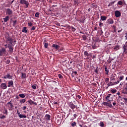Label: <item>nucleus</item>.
Segmentation results:
<instances>
[{
    "instance_id": "obj_1",
    "label": "nucleus",
    "mask_w": 127,
    "mask_h": 127,
    "mask_svg": "<svg viewBox=\"0 0 127 127\" xmlns=\"http://www.w3.org/2000/svg\"><path fill=\"white\" fill-rule=\"evenodd\" d=\"M5 39L7 44H6L4 46L5 47V48H8L9 51H10L11 53H12L13 51V47L12 45V38L9 37H5Z\"/></svg>"
},
{
    "instance_id": "obj_2",
    "label": "nucleus",
    "mask_w": 127,
    "mask_h": 127,
    "mask_svg": "<svg viewBox=\"0 0 127 127\" xmlns=\"http://www.w3.org/2000/svg\"><path fill=\"white\" fill-rule=\"evenodd\" d=\"M7 54L6 53V50L3 48L0 49V56H6Z\"/></svg>"
},
{
    "instance_id": "obj_3",
    "label": "nucleus",
    "mask_w": 127,
    "mask_h": 127,
    "mask_svg": "<svg viewBox=\"0 0 127 127\" xmlns=\"http://www.w3.org/2000/svg\"><path fill=\"white\" fill-rule=\"evenodd\" d=\"M20 3L21 4H25L26 7H28V6L29 5V2H28V1H26V0H20Z\"/></svg>"
},
{
    "instance_id": "obj_4",
    "label": "nucleus",
    "mask_w": 127,
    "mask_h": 127,
    "mask_svg": "<svg viewBox=\"0 0 127 127\" xmlns=\"http://www.w3.org/2000/svg\"><path fill=\"white\" fill-rule=\"evenodd\" d=\"M7 107L9 109V111H12L13 109V105L11 103V101H10L7 103Z\"/></svg>"
},
{
    "instance_id": "obj_5",
    "label": "nucleus",
    "mask_w": 127,
    "mask_h": 127,
    "mask_svg": "<svg viewBox=\"0 0 127 127\" xmlns=\"http://www.w3.org/2000/svg\"><path fill=\"white\" fill-rule=\"evenodd\" d=\"M103 105L104 106H107V107H109V108H112L113 105H112V102L111 101L105 102L103 103Z\"/></svg>"
},
{
    "instance_id": "obj_6",
    "label": "nucleus",
    "mask_w": 127,
    "mask_h": 127,
    "mask_svg": "<svg viewBox=\"0 0 127 127\" xmlns=\"http://www.w3.org/2000/svg\"><path fill=\"white\" fill-rule=\"evenodd\" d=\"M6 14L7 15L12 16V10H10V8H7L6 11Z\"/></svg>"
},
{
    "instance_id": "obj_7",
    "label": "nucleus",
    "mask_w": 127,
    "mask_h": 127,
    "mask_svg": "<svg viewBox=\"0 0 127 127\" xmlns=\"http://www.w3.org/2000/svg\"><path fill=\"white\" fill-rule=\"evenodd\" d=\"M115 14L116 17H120V16H121V15H122V13L119 10L115 11Z\"/></svg>"
},
{
    "instance_id": "obj_8",
    "label": "nucleus",
    "mask_w": 127,
    "mask_h": 127,
    "mask_svg": "<svg viewBox=\"0 0 127 127\" xmlns=\"http://www.w3.org/2000/svg\"><path fill=\"white\" fill-rule=\"evenodd\" d=\"M111 86H115V82L109 81L108 83H107V87H106V89H108L109 87H111Z\"/></svg>"
},
{
    "instance_id": "obj_9",
    "label": "nucleus",
    "mask_w": 127,
    "mask_h": 127,
    "mask_svg": "<svg viewBox=\"0 0 127 127\" xmlns=\"http://www.w3.org/2000/svg\"><path fill=\"white\" fill-rule=\"evenodd\" d=\"M52 47H53L54 49H56V50H58L59 48H60V46L55 44H53L52 45Z\"/></svg>"
},
{
    "instance_id": "obj_10",
    "label": "nucleus",
    "mask_w": 127,
    "mask_h": 127,
    "mask_svg": "<svg viewBox=\"0 0 127 127\" xmlns=\"http://www.w3.org/2000/svg\"><path fill=\"white\" fill-rule=\"evenodd\" d=\"M124 53L125 54L127 53V41L126 42V45L123 47Z\"/></svg>"
},
{
    "instance_id": "obj_11",
    "label": "nucleus",
    "mask_w": 127,
    "mask_h": 127,
    "mask_svg": "<svg viewBox=\"0 0 127 127\" xmlns=\"http://www.w3.org/2000/svg\"><path fill=\"white\" fill-rule=\"evenodd\" d=\"M0 87L2 89H3V90H4L6 89V88H7V86H6V84L4 83H1L0 85Z\"/></svg>"
},
{
    "instance_id": "obj_12",
    "label": "nucleus",
    "mask_w": 127,
    "mask_h": 127,
    "mask_svg": "<svg viewBox=\"0 0 127 127\" xmlns=\"http://www.w3.org/2000/svg\"><path fill=\"white\" fill-rule=\"evenodd\" d=\"M8 87H13V81L10 80L8 81Z\"/></svg>"
},
{
    "instance_id": "obj_13",
    "label": "nucleus",
    "mask_w": 127,
    "mask_h": 127,
    "mask_svg": "<svg viewBox=\"0 0 127 127\" xmlns=\"http://www.w3.org/2000/svg\"><path fill=\"white\" fill-rule=\"evenodd\" d=\"M69 107H70V108H71V109L72 110H74V109H75V108H76V106H75V105H74V104H73L72 103H69Z\"/></svg>"
},
{
    "instance_id": "obj_14",
    "label": "nucleus",
    "mask_w": 127,
    "mask_h": 127,
    "mask_svg": "<svg viewBox=\"0 0 127 127\" xmlns=\"http://www.w3.org/2000/svg\"><path fill=\"white\" fill-rule=\"evenodd\" d=\"M111 95H112V94H108V95L106 96V101H107V102H111V100H110V98L111 97Z\"/></svg>"
},
{
    "instance_id": "obj_15",
    "label": "nucleus",
    "mask_w": 127,
    "mask_h": 127,
    "mask_svg": "<svg viewBox=\"0 0 127 127\" xmlns=\"http://www.w3.org/2000/svg\"><path fill=\"white\" fill-rule=\"evenodd\" d=\"M28 31V30L27 29V28L26 27H23V29L22 30V32H24V33H27Z\"/></svg>"
},
{
    "instance_id": "obj_16",
    "label": "nucleus",
    "mask_w": 127,
    "mask_h": 127,
    "mask_svg": "<svg viewBox=\"0 0 127 127\" xmlns=\"http://www.w3.org/2000/svg\"><path fill=\"white\" fill-rule=\"evenodd\" d=\"M26 78V74L25 73L21 72V78L22 80Z\"/></svg>"
},
{
    "instance_id": "obj_17",
    "label": "nucleus",
    "mask_w": 127,
    "mask_h": 127,
    "mask_svg": "<svg viewBox=\"0 0 127 127\" xmlns=\"http://www.w3.org/2000/svg\"><path fill=\"white\" fill-rule=\"evenodd\" d=\"M107 22L109 23V24H113L114 23V20L109 19L108 20Z\"/></svg>"
},
{
    "instance_id": "obj_18",
    "label": "nucleus",
    "mask_w": 127,
    "mask_h": 127,
    "mask_svg": "<svg viewBox=\"0 0 127 127\" xmlns=\"http://www.w3.org/2000/svg\"><path fill=\"white\" fill-rule=\"evenodd\" d=\"M4 22H7V21H8L9 20V16H7L5 18H3Z\"/></svg>"
},
{
    "instance_id": "obj_19",
    "label": "nucleus",
    "mask_w": 127,
    "mask_h": 127,
    "mask_svg": "<svg viewBox=\"0 0 127 127\" xmlns=\"http://www.w3.org/2000/svg\"><path fill=\"white\" fill-rule=\"evenodd\" d=\"M45 118L46 120H47V121H50V118H51L50 115L46 114L45 116Z\"/></svg>"
},
{
    "instance_id": "obj_20",
    "label": "nucleus",
    "mask_w": 127,
    "mask_h": 127,
    "mask_svg": "<svg viewBox=\"0 0 127 127\" xmlns=\"http://www.w3.org/2000/svg\"><path fill=\"white\" fill-rule=\"evenodd\" d=\"M19 118H20V119H26V115H22V114H20V115H19Z\"/></svg>"
},
{
    "instance_id": "obj_21",
    "label": "nucleus",
    "mask_w": 127,
    "mask_h": 127,
    "mask_svg": "<svg viewBox=\"0 0 127 127\" xmlns=\"http://www.w3.org/2000/svg\"><path fill=\"white\" fill-rule=\"evenodd\" d=\"M3 114L4 115H7V114H8V112H7V109H6L5 108H4V110L3 111Z\"/></svg>"
},
{
    "instance_id": "obj_22",
    "label": "nucleus",
    "mask_w": 127,
    "mask_h": 127,
    "mask_svg": "<svg viewBox=\"0 0 127 127\" xmlns=\"http://www.w3.org/2000/svg\"><path fill=\"white\" fill-rule=\"evenodd\" d=\"M4 79H7V78L8 79H10V78H11V76H10V74H8L6 75L5 76H4Z\"/></svg>"
},
{
    "instance_id": "obj_23",
    "label": "nucleus",
    "mask_w": 127,
    "mask_h": 127,
    "mask_svg": "<svg viewBox=\"0 0 127 127\" xmlns=\"http://www.w3.org/2000/svg\"><path fill=\"white\" fill-rule=\"evenodd\" d=\"M114 50H115L116 51H117V50H119L120 49V46L117 45V46H115L114 48Z\"/></svg>"
},
{
    "instance_id": "obj_24",
    "label": "nucleus",
    "mask_w": 127,
    "mask_h": 127,
    "mask_svg": "<svg viewBox=\"0 0 127 127\" xmlns=\"http://www.w3.org/2000/svg\"><path fill=\"white\" fill-rule=\"evenodd\" d=\"M107 20V17L105 16H101V20L104 21Z\"/></svg>"
},
{
    "instance_id": "obj_25",
    "label": "nucleus",
    "mask_w": 127,
    "mask_h": 127,
    "mask_svg": "<svg viewBox=\"0 0 127 127\" xmlns=\"http://www.w3.org/2000/svg\"><path fill=\"white\" fill-rule=\"evenodd\" d=\"M99 126L101 127H105V124H104V122H101L99 124Z\"/></svg>"
},
{
    "instance_id": "obj_26",
    "label": "nucleus",
    "mask_w": 127,
    "mask_h": 127,
    "mask_svg": "<svg viewBox=\"0 0 127 127\" xmlns=\"http://www.w3.org/2000/svg\"><path fill=\"white\" fill-rule=\"evenodd\" d=\"M71 126L72 127H75L76 126H77V123H76V122H73L71 124Z\"/></svg>"
},
{
    "instance_id": "obj_27",
    "label": "nucleus",
    "mask_w": 127,
    "mask_h": 127,
    "mask_svg": "<svg viewBox=\"0 0 127 127\" xmlns=\"http://www.w3.org/2000/svg\"><path fill=\"white\" fill-rule=\"evenodd\" d=\"M19 97H20V98H25V95H24V94H19Z\"/></svg>"
},
{
    "instance_id": "obj_28",
    "label": "nucleus",
    "mask_w": 127,
    "mask_h": 127,
    "mask_svg": "<svg viewBox=\"0 0 127 127\" xmlns=\"http://www.w3.org/2000/svg\"><path fill=\"white\" fill-rule=\"evenodd\" d=\"M105 81L107 84H108L110 81V78H106L105 79Z\"/></svg>"
},
{
    "instance_id": "obj_29",
    "label": "nucleus",
    "mask_w": 127,
    "mask_h": 127,
    "mask_svg": "<svg viewBox=\"0 0 127 127\" xmlns=\"http://www.w3.org/2000/svg\"><path fill=\"white\" fill-rule=\"evenodd\" d=\"M34 102L33 101L30 100H29L28 101V102L30 104V105H33V103H34Z\"/></svg>"
},
{
    "instance_id": "obj_30",
    "label": "nucleus",
    "mask_w": 127,
    "mask_h": 127,
    "mask_svg": "<svg viewBox=\"0 0 127 127\" xmlns=\"http://www.w3.org/2000/svg\"><path fill=\"white\" fill-rule=\"evenodd\" d=\"M124 78H125V76L122 75L120 77L119 80L120 81H122V80H124Z\"/></svg>"
},
{
    "instance_id": "obj_31",
    "label": "nucleus",
    "mask_w": 127,
    "mask_h": 127,
    "mask_svg": "<svg viewBox=\"0 0 127 127\" xmlns=\"http://www.w3.org/2000/svg\"><path fill=\"white\" fill-rule=\"evenodd\" d=\"M111 93L115 94V93H117V90L116 89H111Z\"/></svg>"
},
{
    "instance_id": "obj_32",
    "label": "nucleus",
    "mask_w": 127,
    "mask_h": 127,
    "mask_svg": "<svg viewBox=\"0 0 127 127\" xmlns=\"http://www.w3.org/2000/svg\"><path fill=\"white\" fill-rule=\"evenodd\" d=\"M105 71L106 72V75H108L109 74V70H108V68L106 67L105 68Z\"/></svg>"
},
{
    "instance_id": "obj_33",
    "label": "nucleus",
    "mask_w": 127,
    "mask_h": 127,
    "mask_svg": "<svg viewBox=\"0 0 127 127\" xmlns=\"http://www.w3.org/2000/svg\"><path fill=\"white\" fill-rule=\"evenodd\" d=\"M124 94H127V86H126L124 90Z\"/></svg>"
},
{
    "instance_id": "obj_34",
    "label": "nucleus",
    "mask_w": 127,
    "mask_h": 127,
    "mask_svg": "<svg viewBox=\"0 0 127 127\" xmlns=\"http://www.w3.org/2000/svg\"><path fill=\"white\" fill-rule=\"evenodd\" d=\"M92 6L93 8H96V7H97V5H96V3H92Z\"/></svg>"
},
{
    "instance_id": "obj_35",
    "label": "nucleus",
    "mask_w": 127,
    "mask_h": 127,
    "mask_svg": "<svg viewBox=\"0 0 127 127\" xmlns=\"http://www.w3.org/2000/svg\"><path fill=\"white\" fill-rule=\"evenodd\" d=\"M44 47H45V48H48V43H44Z\"/></svg>"
},
{
    "instance_id": "obj_36",
    "label": "nucleus",
    "mask_w": 127,
    "mask_h": 127,
    "mask_svg": "<svg viewBox=\"0 0 127 127\" xmlns=\"http://www.w3.org/2000/svg\"><path fill=\"white\" fill-rule=\"evenodd\" d=\"M118 4H119V5H123V1H122L121 0L118 1Z\"/></svg>"
},
{
    "instance_id": "obj_37",
    "label": "nucleus",
    "mask_w": 127,
    "mask_h": 127,
    "mask_svg": "<svg viewBox=\"0 0 127 127\" xmlns=\"http://www.w3.org/2000/svg\"><path fill=\"white\" fill-rule=\"evenodd\" d=\"M39 14H40L39 12H36L35 13V17L38 18L39 17Z\"/></svg>"
},
{
    "instance_id": "obj_38",
    "label": "nucleus",
    "mask_w": 127,
    "mask_h": 127,
    "mask_svg": "<svg viewBox=\"0 0 127 127\" xmlns=\"http://www.w3.org/2000/svg\"><path fill=\"white\" fill-rule=\"evenodd\" d=\"M84 55L85 56H89V53L87 51L84 52Z\"/></svg>"
},
{
    "instance_id": "obj_39",
    "label": "nucleus",
    "mask_w": 127,
    "mask_h": 127,
    "mask_svg": "<svg viewBox=\"0 0 127 127\" xmlns=\"http://www.w3.org/2000/svg\"><path fill=\"white\" fill-rule=\"evenodd\" d=\"M26 100L25 99H22L20 101V103H24L25 102H26Z\"/></svg>"
},
{
    "instance_id": "obj_40",
    "label": "nucleus",
    "mask_w": 127,
    "mask_h": 127,
    "mask_svg": "<svg viewBox=\"0 0 127 127\" xmlns=\"http://www.w3.org/2000/svg\"><path fill=\"white\" fill-rule=\"evenodd\" d=\"M28 26L31 27V26H32V25H33V24L31 22H29L28 23Z\"/></svg>"
},
{
    "instance_id": "obj_41",
    "label": "nucleus",
    "mask_w": 127,
    "mask_h": 127,
    "mask_svg": "<svg viewBox=\"0 0 127 127\" xmlns=\"http://www.w3.org/2000/svg\"><path fill=\"white\" fill-rule=\"evenodd\" d=\"M120 83V80H117V82H114V85H118Z\"/></svg>"
},
{
    "instance_id": "obj_42",
    "label": "nucleus",
    "mask_w": 127,
    "mask_h": 127,
    "mask_svg": "<svg viewBox=\"0 0 127 127\" xmlns=\"http://www.w3.org/2000/svg\"><path fill=\"white\" fill-rule=\"evenodd\" d=\"M5 116L4 115H2V116L0 117V119H5Z\"/></svg>"
},
{
    "instance_id": "obj_43",
    "label": "nucleus",
    "mask_w": 127,
    "mask_h": 127,
    "mask_svg": "<svg viewBox=\"0 0 127 127\" xmlns=\"http://www.w3.org/2000/svg\"><path fill=\"white\" fill-rule=\"evenodd\" d=\"M6 64H9V63H10V61L9 60H7L6 61Z\"/></svg>"
},
{
    "instance_id": "obj_44",
    "label": "nucleus",
    "mask_w": 127,
    "mask_h": 127,
    "mask_svg": "<svg viewBox=\"0 0 127 127\" xmlns=\"http://www.w3.org/2000/svg\"><path fill=\"white\" fill-rule=\"evenodd\" d=\"M32 88L34 89V90H35L36 89V86L35 85H32Z\"/></svg>"
},
{
    "instance_id": "obj_45",
    "label": "nucleus",
    "mask_w": 127,
    "mask_h": 127,
    "mask_svg": "<svg viewBox=\"0 0 127 127\" xmlns=\"http://www.w3.org/2000/svg\"><path fill=\"white\" fill-rule=\"evenodd\" d=\"M103 25H104V24H103V23H102V22H100V23H99V26H100V27H102V26H103Z\"/></svg>"
},
{
    "instance_id": "obj_46",
    "label": "nucleus",
    "mask_w": 127,
    "mask_h": 127,
    "mask_svg": "<svg viewBox=\"0 0 127 127\" xmlns=\"http://www.w3.org/2000/svg\"><path fill=\"white\" fill-rule=\"evenodd\" d=\"M35 29H36L35 26H33L32 27L31 30H35Z\"/></svg>"
},
{
    "instance_id": "obj_47",
    "label": "nucleus",
    "mask_w": 127,
    "mask_h": 127,
    "mask_svg": "<svg viewBox=\"0 0 127 127\" xmlns=\"http://www.w3.org/2000/svg\"><path fill=\"white\" fill-rule=\"evenodd\" d=\"M53 104H54V105H57V104H58V102H56V101H54V102H53Z\"/></svg>"
},
{
    "instance_id": "obj_48",
    "label": "nucleus",
    "mask_w": 127,
    "mask_h": 127,
    "mask_svg": "<svg viewBox=\"0 0 127 127\" xmlns=\"http://www.w3.org/2000/svg\"><path fill=\"white\" fill-rule=\"evenodd\" d=\"M58 77H59V78H62V75H61V74H58Z\"/></svg>"
},
{
    "instance_id": "obj_49",
    "label": "nucleus",
    "mask_w": 127,
    "mask_h": 127,
    "mask_svg": "<svg viewBox=\"0 0 127 127\" xmlns=\"http://www.w3.org/2000/svg\"><path fill=\"white\" fill-rule=\"evenodd\" d=\"M22 110H23V111H24L25 110H26V106H24V107L22 108Z\"/></svg>"
},
{
    "instance_id": "obj_50",
    "label": "nucleus",
    "mask_w": 127,
    "mask_h": 127,
    "mask_svg": "<svg viewBox=\"0 0 127 127\" xmlns=\"http://www.w3.org/2000/svg\"><path fill=\"white\" fill-rule=\"evenodd\" d=\"M17 115H18V117H19V115H20V112H19V111H18V110H17Z\"/></svg>"
},
{
    "instance_id": "obj_51",
    "label": "nucleus",
    "mask_w": 127,
    "mask_h": 127,
    "mask_svg": "<svg viewBox=\"0 0 127 127\" xmlns=\"http://www.w3.org/2000/svg\"><path fill=\"white\" fill-rule=\"evenodd\" d=\"M73 117H74V119H76V118H77V115L74 114Z\"/></svg>"
},
{
    "instance_id": "obj_52",
    "label": "nucleus",
    "mask_w": 127,
    "mask_h": 127,
    "mask_svg": "<svg viewBox=\"0 0 127 127\" xmlns=\"http://www.w3.org/2000/svg\"><path fill=\"white\" fill-rule=\"evenodd\" d=\"M123 100H125L126 102H127V98H123Z\"/></svg>"
},
{
    "instance_id": "obj_53",
    "label": "nucleus",
    "mask_w": 127,
    "mask_h": 127,
    "mask_svg": "<svg viewBox=\"0 0 127 127\" xmlns=\"http://www.w3.org/2000/svg\"><path fill=\"white\" fill-rule=\"evenodd\" d=\"M77 98H78V99H81V96H80V95H78Z\"/></svg>"
},
{
    "instance_id": "obj_54",
    "label": "nucleus",
    "mask_w": 127,
    "mask_h": 127,
    "mask_svg": "<svg viewBox=\"0 0 127 127\" xmlns=\"http://www.w3.org/2000/svg\"><path fill=\"white\" fill-rule=\"evenodd\" d=\"M116 80V78H113L112 79H111V81H115Z\"/></svg>"
},
{
    "instance_id": "obj_55",
    "label": "nucleus",
    "mask_w": 127,
    "mask_h": 127,
    "mask_svg": "<svg viewBox=\"0 0 127 127\" xmlns=\"http://www.w3.org/2000/svg\"><path fill=\"white\" fill-rule=\"evenodd\" d=\"M113 106H116V105H117V103L114 102V103H113Z\"/></svg>"
},
{
    "instance_id": "obj_56",
    "label": "nucleus",
    "mask_w": 127,
    "mask_h": 127,
    "mask_svg": "<svg viewBox=\"0 0 127 127\" xmlns=\"http://www.w3.org/2000/svg\"><path fill=\"white\" fill-rule=\"evenodd\" d=\"M77 21H79V22H83V21H82V20H78Z\"/></svg>"
},
{
    "instance_id": "obj_57",
    "label": "nucleus",
    "mask_w": 127,
    "mask_h": 127,
    "mask_svg": "<svg viewBox=\"0 0 127 127\" xmlns=\"http://www.w3.org/2000/svg\"><path fill=\"white\" fill-rule=\"evenodd\" d=\"M52 6V7H55V6H57V5H53Z\"/></svg>"
},
{
    "instance_id": "obj_58",
    "label": "nucleus",
    "mask_w": 127,
    "mask_h": 127,
    "mask_svg": "<svg viewBox=\"0 0 127 127\" xmlns=\"http://www.w3.org/2000/svg\"><path fill=\"white\" fill-rule=\"evenodd\" d=\"M13 1H14V0H13L10 3H9L10 4H11Z\"/></svg>"
},
{
    "instance_id": "obj_59",
    "label": "nucleus",
    "mask_w": 127,
    "mask_h": 127,
    "mask_svg": "<svg viewBox=\"0 0 127 127\" xmlns=\"http://www.w3.org/2000/svg\"><path fill=\"white\" fill-rule=\"evenodd\" d=\"M117 94L118 95V96H120V95H121V93L120 92H118Z\"/></svg>"
},
{
    "instance_id": "obj_60",
    "label": "nucleus",
    "mask_w": 127,
    "mask_h": 127,
    "mask_svg": "<svg viewBox=\"0 0 127 127\" xmlns=\"http://www.w3.org/2000/svg\"><path fill=\"white\" fill-rule=\"evenodd\" d=\"M111 4H114V3H115V1L111 2Z\"/></svg>"
},
{
    "instance_id": "obj_61",
    "label": "nucleus",
    "mask_w": 127,
    "mask_h": 127,
    "mask_svg": "<svg viewBox=\"0 0 127 127\" xmlns=\"http://www.w3.org/2000/svg\"><path fill=\"white\" fill-rule=\"evenodd\" d=\"M34 105H36V106H37V103H36V102H34V103H33Z\"/></svg>"
},
{
    "instance_id": "obj_62",
    "label": "nucleus",
    "mask_w": 127,
    "mask_h": 127,
    "mask_svg": "<svg viewBox=\"0 0 127 127\" xmlns=\"http://www.w3.org/2000/svg\"><path fill=\"white\" fill-rule=\"evenodd\" d=\"M112 5V4L110 2V3H109V6H110V5Z\"/></svg>"
},
{
    "instance_id": "obj_63",
    "label": "nucleus",
    "mask_w": 127,
    "mask_h": 127,
    "mask_svg": "<svg viewBox=\"0 0 127 127\" xmlns=\"http://www.w3.org/2000/svg\"><path fill=\"white\" fill-rule=\"evenodd\" d=\"M73 73L74 74H77V71H74Z\"/></svg>"
},
{
    "instance_id": "obj_64",
    "label": "nucleus",
    "mask_w": 127,
    "mask_h": 127,
    "mask_svg": "<svg viewBox=\"0 0 127 127\" xmlns=\"http://www.w3.org/2000/svg\"><path fill=\"white\" fill-rule=\"evenodd\" d=\"M125 38H126V40H127V36H126Z\"/></svg>"
}]
</instances>
